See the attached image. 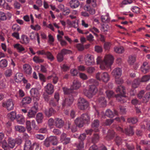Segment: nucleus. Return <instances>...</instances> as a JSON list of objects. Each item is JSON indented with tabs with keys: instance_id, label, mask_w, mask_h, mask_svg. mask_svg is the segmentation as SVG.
Masks as SVG:
<instances>
[{
	"instance_id": "nucleus-1",
	"label": "nucleus",
	"mask_w": 150,
	"mask_h": 150,
	"mask_svg": "<svg viewBox=\"0 0 150 150\" xmlns=\"http://www.w3.org/2000/svg\"><path fill=\"white\" fill-rule=\"evenodd\" d=\"M114 59L112 55L106 54L103 59L100 56H98L96 59V62L97 64L100 65V68L101 70H108L111 67Z\"/></svg>"
},
{
	"instance_id": "nucleus-2",
	"label": "nucleus",
	"mask_w": 150,
	"mask_h": 150,
	"mask_svg": "<svg viewBox=\"0 0 150 150\" xmlns=\"http://www.w3.org/2000/svg\"><path fill=\"white\" fill-rule=\"evenodd\" d=\"M90 117L88 114L82 115L81 117L76 118L75 120V123L79 127H83L84 124L88 123L90 122Z\"/></svg>"
},
{
	"instance_id": "nucleus-3",
	"label": "nucleus",
	"mask_w": 150,
	"mask_h": 150,
	"mask_svg": "<svg viewBox=\"0 0 150 150\" xmlns=\"http://www.w3.org/2000/svg\"><path fill=\"white\" fill-rule=\"evenodd\" d=\"M97 91L96 87L94 85H91L89 86L88 90L86 89H83V93L88 98H91L97 93Z\"/></svg>"
},
{
	"instance_id": "nucleus-4",
	"label": "nucleus",
	"mask_w": 150,
	"mask_h": 150,
	"mask_svg": "<svg viewBox=\"0 0 150 150\" xmlns=\"http://www.w3.org/2000/svg\"><path fill=\"white\" fill-rule=\"evenodd\" d=\"M16 140L12 138H9L8 140V145L6 140H4L2 142V147L4 150H9L10 148H13L16 144Z\"/></svg>"
},
{
	"instance_id": "nucleus-5",
	"label": "nucleus",
	"mask_w": 150,
	"mask_h": 150,
	"mask_svg": "<svg viewBox=\"0 0 150 150\" xmlns=\"http://www.w3.org/2000/svg\"><path fill=\"white\" fill-rule=\"evenodd\" d=\"M116 91L117 93H119L115 96L117 100L118 101L122 102H125V101L123 100V98L125 97V88L124 87L122 86H118L116 89Z\"/></svg>"
},
{
	"instance_id": "nucleus-6",
	"label": "nucleus",
	"mask_w": 150,
	"mask_h": 150,
	"mask_svg": "<svg viewBox=\"0 0 150 150\" xmlns=\"http://www.w3.org/2000/svg\"><path fill=\"white\" fill-rule=\"evenodd\" d=\"M96 79L105 83L107 82L110 79V76L107 72H98L96 74Z\"/></svg>"
},
{
	"instance_id": "nucleus-7",
	"label": "nucleus",
	"mask_w": 150,
	"mask_h": 150,
	"mask_svg": "<svg viewBox=\"0 0 150 150\" xmlns=\"http://www.w3.org/2000/svg\"><path fill=\"white\" fill-rule=\"evenodd\" d=\"M150 80V75H145L142 77L141 80L139 79H135L132 84V86L134 88H137L141 82H144Z\"/></svg>"
},
{
	"instance_id": "nucleus-8",
	"label": "nucleus",
	"mask_w": 150,
	"mask_h": 150,
	"mask_svg": "<svg viewBox=\"0 0 150 150\" xmlns=\"http://www.w3.org/2000/svg\"><path fill=\"white\" fill-rule=\"evenodd\" d=\"M77 106L78 108L81 110L87 109L88 106V102L82 97L79 98L78 100Z\"/></svg>"
},
{
	"instance_id": "nucleus-9",
	"label": "nucleus",
	"mask_w": 150,
	"mask_h": 150,
	"mask_svg": "<svg viewBox=\"0 0 150 150\" xmlns=\"http://www.w3.org/2000/svg\"><path fill=\"white\" fill-rule=\"evenodd\" d=\"M30 92L31 96L33 98L34 100L36 101L39 100L40 95L38 89L36 88H32L30 90Z\"/></svg>"
},
{
	"instance_id": "nucleus-10",
	"label": "nucleus",
	"mask_w": 150,
	"mask_h": 150,
	"mask_svg": "<svg viewBox=\"0 0 150 150\" xmlns=\"http://www.w3.org/2000/svg\"><path fill=\"white\" fill-rule=\"evenodd\" d=\"M14 105L13 100L11 99L3 102L2 104V106L6 108L8 110H13L14 108Z\"/></svg>"
},
{
	"instance_id": "nucleus-11",
	"label": "nucleus",
	"mask_w": 150,
	"mask_h": 150,
	"mask_svg": "<svg viewBox=\"0 0 150 150\" xmlns=\"http://www.w3.org/2000/svg\"><path fill=\"white\" fill-rule=\"evenodd\" d=\"M84 60L86 64L88 65H93L95 62L93 56L89 54L85 56Z\"/></svg>"
},
{
	"instance_id": "nucleus-12",
	"label": "nucleus",
	"mask_w": 150,
	"mask_h": 150,
	"mask_svg": "<svg viewBox=\"0 0 150 150\" xmlns=\"http://www.w3.org/2000/svg\"><path fill=\"white\" fill-rule=\"evenodd\" d=\"M26 127L28 131H30L32 128L31 126H32L33 128L37 129V126L35 124V120H33L31 122L30 121L27 120L26 122Z\"/></svg>"
},
{
	"instance_id": "nucleus-13",
	"label": "nucleus",
	"mask_w": 150,
	"mask_h": 150,
	"mask_svg": "<svg viewBox=\"0 0 150 150\" xmlns=\"http://www.w3.org/2000/svg\"><path fill=\"white\" fill-rule=\"evenodd\" d=\"M54 86L51 83H48L44 87L46 92L49 95L52 94L54 92Z\"/></svg>"
},
{
	"instance_id": "nucleus-14",
	"label": "nucleus",
	"mask_w": 150,
	"mask_h": 150,
	"mask_svg": "<svg viewBox=\"0 0 150 150\" xmlns=\"http://www.w3.org/2000/svg\"><path fill=\"white\" fill-rule=\"evenodd\" d=\"M122 74V71L121 69L116 68L112 72V75L115 78L120 77Z\"/></svg>"
},
{
	"instance_id": "nucleus-15",
	"label": "nucleus",
	"mask_w": 150,
	"mask_h": 150,
	"mask_svg": "<svg viewBox=\"0 0 150 150\" xmlns=\"http://www.w3.org/2000/svg\"><path fill=\"white\" fill-rule=\"evenodd\" d=\"M74 99L72 97L66 98L62 103L63 106H68L71 105L73 103Z\"/></svg>"
},
{
	"instance_id": "nucleus-16",
	"label": "nucleus",
	"mask_w": 150,
	"mask_h": 150,
	"mask_svg": "<svg viewBox=\"0 0 150 150\" xmlns=\"http://www.w3.org/2000/svg\"><path fill=\"white\" fill-rule=\"evenodd\" d=\"M81 86L80 82L78 80H74L71 86V88L73 89H77L79 88Z\"/></svg>"
},
{
	"instance_id": "nucleus-17",
	"label": "nucleus",
	"mask_w": 150,
	"mask_h": 150,
	"mask_svg": "<svg viewBox=\"0 0 150 150\" xmlns=\"http://www.w3.org/2000/svg\"><path fill=\"white\" fill-rule=\"evenodd\" d=\"M31 142L30 140H26L24 146V150H33Z\"/></svg>"
},
{
	"instance_id": "nucleus-18",
	"label": "nucleus",
	"mask_w": 150,
	"mask_h": 150,
	"mask_svg": "<svg viewBox=\"0 0 150 150\" xmlns=\"http://www.w3.org/2000/svg\"><path fill=\"white\" fill-rule=\"evenodd\" d=\"M66 135L64 133H63L61 136L60 140L64 144H67L69 143L70 141L69 138L66 137Z\"/></svg>"
},
{
	"instance_id": "nucleus-19",
	"label": "nucleus",
	"mask_w": 150,
	"mask_h": 150,
	"mask_svg": "<svg viewBox=\"0 0 150 150\" xmlns=\"http://www.w3.org/2000/svg\"><path fill=\"white\" fill-rule=\"evenodd\" d=\"M64 122L62 119L57 118L54 120V123L56 127L60 128L62 127L64 124Z\"/></svg>"
},
{
	"instance_id": "nucleus-20",
	"label": "nucleus",
	"mask_w": 150,
	"mask_h": 150,
	"mask_svg": "<svg viewBox=\"0 0 150 150\" xmlns=\"http://www.w3.org/2000/svg\"><path fill=\"white\" fill-rule=\"evenodd\" d=\"M69 4L70 6L72 8H76L79 5V3L78 0H71Z\"/></svg>"
},
{
	"instance_id": "nucleus-21",
	"label": "nucleus",
	"mask_w": 150,
	"mask_h": 150,
	"mask_svg": "<svg viewBox=\"0 0 150 150\" xmlns=\"http://www.w3.org/2000/svg\"><path fill=\"white\" fill-rule=\"evenodd\" d=\"M149 69V67L148 63L144 62L141 67V70L144 73H146L148 72Z\"/></svg>"
},
{
	"instance_id": "nucleus-22",
	"label": "nucleus",
	"mask_w": 150,
	"mask_h": 150,
	"mask_svg": "<svg viewBox=\"0 0 150 150\" xmlns=\"http://www.w3.org/2000/svg\"><path fill=\"white\" fill-rule=\"evenodd\" d=\"M13 47L19 52H22L25 50V49L23 46L18 43L14 45Z\"/></svg>"
},
{
	"instance_id": "nucleus-23",
	"label": "nucleus",
	"mask_w": 150,
	"mask_h": 150,
	"mask_svg": "<svg viewBox=\"0 0 150 150\" xmlns=\"http://www.w3.org/2000/svg\"><path fill=\"white\" fill-rule=\"evenodd\" d=\"M23 69L24 72L27 74H30L32 72V69L30 65L25 64L23 65Z\"/></svg>"
},
{
	"instance_id": "nucleus-24",
	"label": "nucleus",
	"mask_w": 150,
	"mask_h": 150,
	"mask_svg": "<svg viewBox=\"0 0 150 150\" xmlns=\"http://www.w3.org/2000/svg\"><path fill=\"white\" fill-rule=\"evenodd\" d=\"M16 120L17 122L20 124H23L25 122V118L21 115L18 114L17 116Z\"/></svg>"
},
{
	"instance_id": "nucleus-25",
	"label": "nucleus",
	"mask_w": 150,
	"mask_h": 150,
	"mask_svg": "<svg viewBox=\"0 0 150 150\" xmlns=\"http://www.w3.org/2000/svg\"><path fill=\"white\" fill-rule=\"evenodd\" d=\"M56 112L52 108H51L49 109H45V113L46 116L50 117L54 115Z\"/></svg>"
},
{
	"instance_id": "nucleus-26",
	"label": "nucleus",
	"mask_w": 150,
	"mask_h": 150,
	"mask_svg": "<svg viewBox=\"0 0 150 150\" xmlns=\"http://www.w3.org/2000/svg\"><path fill=\"white\" fill-rule=\"evenodd\" d=\"M31 101V99L28 97H26L23 98L22 100V104L24 106L27 104L30 103Z\"/></svg>"
},
{
	"instance_id": "nucleus-27",
	"label": "nucleus",
	"mask_w": 150,
	"mask_h": 150,
	"mask_svg": "<svg viewBox=\"0 0 150 150\" xmlns=\"http://www.w3.org/2000/svg\"><path fill=\"white\" fill-rule=\"evenodd\" d=\"M7 117L9 119L13 120L16 118V113L15 111H12L7 114Z\"/></svg>"
},
{
	"instance_id": "nucleus-28",
	"label": "nucleus",
	"mask_w": 150,
	"mask_h": 150,
	"mask_svg": "<svg viewBox=\"0 0 150 150\" xmlns=\"http://www.w3.org/2000/svg\"><path fill=\"white\" fill-rule=\"evenodd\" d=\"M117 112L114 111V112H112L110 109H107L105 112V115L109 117L112 118L115 115L117 114Z\"/></svg>"
},
{
	"instance_id": "nucleus-29",
	"label": "nucleus",
	"mask_w": 150,
	"mask_h": 150,
	"mask_svg": "<svg viewBox=\"0 0 150 150\" xmlns=\"http://www.w3.org/2000/svg\"><path fill=\"white\" fill-rule=\"evenodd\" d=\"M136 58L134 55H131L129 57L127 62L130 65H132L136 61Z\"/></svg>"
},
{
	"instance_id": "nucleus-30",
	"label": "nucleus",
	"mask_w": 150,
	"mask_h": 150,
	"mask_svg": "<svg viewBox=\"0 0 150 150\" xmlns=\"http://www.w3.org/2000/svg\"><path fill=\"white\" fill-rule=\"evenodd\" d=\"M30 37L31 39L33 40L36 38L38 42V43L39 44L40 43V38L39 34L38 33H35L33 32H31L30 34Z\"/></svg>"
},
{
	"instance_id": "nucleus-31",
	"label": "nucleus",
	"mask_w": 150,
	"mask_h": 150,
	"mask_svg": "<svg viewBox=\"0 0 150 150\" xmlns=\"http://www.w3.org/2000/svg\"><path fill=\"white\" fill-rule=\"evenodd\" d=\"M47 79H52V82L54 84H56L58 81V79L56 75L54 74H53L52 75L48 76Z\"/></svg>"
},
{
	"instance_id": "nucleus-32",
	"label": "nucleus",
	"mask_w": 150,
	"mask_h": 150,
	"mask_svg": "<svg viewBox=\"0 0 150 150\" xmlns=\"http://www.w3.org/2000/svg\"><path fill=\"white\" fill-rule=\"evenodd\" d=\"M99 125V121L98 120H95L92 124V127L95 129V132L98 131L97 128Z\"/></svg>"
},
{
	"instance_id": "nucleus-33",
	"label": "nucleus",
	"mask_w": 150,
	"mask_h": 150,
	"mask_svg": "<svg viewBox=\"0 0 150 150\" xmlns=\"http://www.w3.org/2000/svg\"><path fill=\"white\" fill-rule=\"evenodd\" d=\"M21 41L22 44H27L29 42V39L26 35H23L21 36Z\"/></svg>"
},
{
	"instance_id": "nucleus-34",
	"label": "nucleus",
	"mask_w": 150,
	"mask_h": 150,
	"mask_svg": "<svg viewBox=\"0 0 150 150\" xmlns=\"http://www.w3.org/2000/svg\"><path fill=\"white\" fill-rule=\"evenodd\" d=\"M98 104L101 105V106L104 107L105 106L106 104V101L105 100L104 97H101L98 100Z\"/></svg>"
},
{
	"instance_id": "nucleus-35",
	"label": "nucleus",
	"mask_w": 150,
	"mask_h": 150,
	"mask_svg": "<svg viewBox=\"0 0 150 150\" xmlns=\"http://www.w3.org/2000/svg\"><path fill=\"white\" fill-rule=\"evenodd\" d=\"M49 138V140L50 142L52 143L53 145H56L58 143L57 139L56 136H51Z\"/></svg>"
},
{
	"instance_id": "nucleus-36",
	"label": "nucleus",
	"mask_w": 150,
	"mask_h": 150,
	"mask_svg": "<svg viewBox=\"0 0 150 150\" xmlns=\"http://www.w3.org/2000/svg\"><path fill=\"white\" fill-rule=\"evenodd\" d=\"M114 51L117 53H122L124 52V49L122 47H115L114 48Z\"/></svg>"
},
{
	"instance_id": "nucleus-37",
	"label": "nucleus",
	"mask_w": 150,
	"mask_h": 150,
	"mask_svg": "<svg viewBox=\"0 0 150 150\" xmlns=\"http://www.w3.org/2000/svg\"><path fill=\"white\" fill-rule=\"evenodd\" d=\"M84 10L88 11L91 14L93 15L95 13V11L94 9L91 8L90 6H85L84 7Z\"/></svg>"
},
{
	"instance_id": "nucleus-38",
	"label": "nucleus",
	"mask_w": 150,
	"mask_h": 150,
	"mask_svg": "<svg viewBox=\"0 0 150 150\" xmlns=\"http://www.w3.org/2000/svg\"><path fill=\"white\" fill-rule=\"evenodd\" d=\"M23 78V74L21 73H17L15 78L16 81L17 82H21Z\"/></svg>"
},
{
	"instance_id": "nucleus-39",
	"label": "nucleus",
	"mask_w": 150,
	"mask_h": 150,
	"mask_svg": "<svg viewBox=\"0 0 150 150\" xmlns=\"http://www.w3.org/2000/svg\"><path fill=\"white\" fill-rule=\"evenodd\" d=\"M43 116L41 113H38L36 116V120L38 123H40L42 122Z\"/></svg>"
},
{
	"instance_id": "nucleus-40",
	"label": "nucleus",
	"mask_w": 150,
	"mask_h": 150,
	"mask_svg": "<svg viewBox=\"0 0 150 150\" xmlns=\"http://www.w3.org/2000/svg\"><path fill=\"white\" fill-rule=\"evenodd\" d=\"M15 129L16 131H18L20 132H24L25 130V128L21 125H17L15 126Z\"/></svg>"
},
{
	"instance_id": "nucleus-41",
	"label": "nucleus",
	"mask_w": 150,
	"mask_h": 150,
	"mask_svg": "<svg viewBox=\"0 0 150 150\" xmlns=\"http://www.w3.org/2000/svg\"><path fill=\"white\" fill-rule=\"evenodd\" d=\"M125 133L128 135L131 136L133 135L134 134L132 127H130L129 129H125Z\"/></svg>"
},
{
	"instance_id": "nucleus-42",
	"label": "nucleus",
	"mask_w": 150,
	"mask_h": 150,
	"mask_svg": "<svg viewBox=\"0 0 150 150\" xmlns=\"http://www.w3.org/2000/svg\"><path fill=\"white\" fill-rule=\"evenodd\" d=\"M150 98V93H146L143 98V102L146 103L147 102Z\"/></svg>"
},
{
	"instance_id": "nucleus-43",
	"label": "nucleus",
	"mask_w": 150,
	"mask_h": 150,
	"mask_svg": "<svg viewBox=\"0 0 150 150\" xmlns=\"http://www.w3.org/2000/svg\"><path fill=\"white\" fill-rule=\"evenodd\" d=\"M109 28V26L107 24L103 25L100 30L102 32H103L105 34H106L107 32L108 31Z\"/></svg>"
},
{
	"instance_id": "nucleus-44",
	"label": "nucleus",
	"mask_w": 150,
	"mask_h": 150,
	"mask_svg": "<svg viewBox=\"0 0 150 150\" xmlns=\"http://www.w3.org/2000/svg\"><path fill=\"white\" fill-rule=\"evenodd\" d=\"M36 112V111L31 109L28 112L27 114L29 118H33L35 117Z\"/></svg>"
},
{
	"instance_id": "nucleus-45",
	"label": "nucleus",
	"mask_w": 150,
	"mask_h": 150,
	"mask_svg": "<svg viewBox=\"0 0 150 150\" xmlns=\"http://www.w3.org/2000/svg\"><path fill=\"white\" fill-rule=\"evenodd\" d=\"M86 82L87 84L88 85L91 84H93V85H98V83L94 79H89L86 81Z\"/></svg>"
},
{
	"instance_id": "nucleus-46",
	"label": "nucleus",
	"mask_w": 150,
	"mask_h": 150,
	"mask_svg": "<svg viewBox=\"0 0 150 150\" xmlns=\"http://www.w3.org/2000/svg\"><path fill=\"white\" fill-rule=\"evenodd\" d=\"M105 93L107 97L109 99L112 97L114 95V93L112 91L107 90Z\"/></svg>"
},
{
	"instance_id": "nucleus-47",
	"label": "nucleus",
	"mask_w": 150,
	"mask_h": 150,
	"mask_svg": "<svg viewBox=\"0 0 150 150\" xmlns=\"http://www.w3.org/2000/svg\"><path fill=\"white\" fill-rule=\"evenodd\" d=\"M8 64L7 61L5 59H3L0 61V67L3 68L6 67Z\"/></svg>"
},
{
	"instance_id": "nucleus-48",
	"label": "nucleus",
	"mask_w": 150,
	"mask_h": 150,
	"mask_svg": "<svg viewBox=\"0 0 150 150\" xmlns=\"http://www.w3.org/2000/svg\"><path fill=\"white\" fill-rule=\"evenodd\" d=\"M33 61L36 63H42L43 62L44 60L39 57L37 56H35L33 58Z\"/></svg>"
},
{
	"instance_id": "nucleus-49",
	"label": "nucleus",
	"mask_w": 150,
	"mask_h": 150,
	"mask_svg": "<svg viewBox=\"0 0 150 150\" xmlns=\"http://www.w3.org/2000/svg\"><path fill=\"white\" fill-rule=\"evenodd\" d=\"M7 19L6 13L2 11H0V21H4Z\"/></svg>"
},
{
	"instance_id": "nucleus-50",
	"label": "nucleus",
	"mask_w": 150,
	"mask_h": 150,
	"mask_svg": "<svg viewBox=\"0 0 150 150\" xmlns=\"http://www.w3.org/2000/svg\"><path fill=\"white\" fill-rule=\"evenodd\" d=\"M12 73V71L10 69H6L4 72V74L6 77H9L11 76Z\"/></svg>"
},
{
	"instance_id": "nucleus-51",
	"label": "nucleus",
	"mask_w": 150,
	"mask_h": 150,
	"mask_svg": "<svg viewBox=\"0 0 150 150\" xmlns=\"http://www.w3.org/2000/svg\"><path fill=\"white\" fill-rule=\"evenodd\" d=\"M86 2L87 4H91L93 7L97 6L96 0H87Z\"/></svg>"
},
{
	"instance_id": "nucleus-52",
	"label": "nucleus",
	"mask_w": 150,
	"mask_h": 150,
	"mask_svg": "<svg viewBox=\"0 0 150 150\" xmlns=\"http://www.w3.org/2000/svg\"><path fill=\"white\" fill-rule=\"evenodd\" d=\"M102 21L103 22H105L109 21V17L108 14H107L105 16H101Z\"/></svg>"
},
{
	"instance_id": "nucleus-53",
	"label": "nucleus",
	"mask_w": 150,
	"mask_h": 150,
	"mask_svg": "<svg viewBox=\"0 0 150 150\" xmlns=\"http://www.w3.org/2000/svg\"><path fill=\"white\" fill-rule=\"evenodd\" d=\"M127 121L129 123L134 124L137 123L138 120L136 118H130L127 119Z\"/></svg>"
},
{
	"instance_id": "nucleus-54",
	"label": "nucleus",
	"mask_w": 150,
	"mask_h": 150,
	"mask_svg": "<svg viewBox=\"0 0 150 150\" xmlns=\"http://www.w3.org/2000/svg\"><path fill=\"white\" fill-rule=\"evenodd\" d=\"M63 89L65 94H68L72 92V89L71 88H68L66 87H64L63 88Z\"/></svg>"
},
{
	"instance_id": "nucleus-55",
	"label": "nucleus",
	"mask_w": 150,
	"mask_h": 150,
	"mask_svg": "<svg viewBox=\"0 0 150 150\" xmlns=\"http://www.w3.org/2000/svg\"><path fill=\"white\" fill-rule=\"evenodd\" d=\"M77 150H83L84 148V143L83 141L80 142L77 146Z\"/></svg>"
},
{
	"instance_id": "nucleus-56",
	"label": "nucleus",
	"mask_w": 150,
	"mask_h": 150,
	"mask_svg": "<svg viewBox=\"0 0 150 150\" xmlns=\"http://www.w3.org/2000/svg\"><path fill=\"white\" fill-rule=\"evenodd\" d=\"M63 55L61 52L58 54L57 56V60L59 62H62L63 59Z\"/></svg>"
},
{
	"instance_id": "nucleus-57",
	"label": "nucleus",
	"mask_w": 150,
	"mask_h": 150,
	"mask_svg": "<svg viewBox=\"0 0 150 150\" xmlns=\"http://www.w3.org/2000/svg\"><path fill=\"white\" fill-rule=\"evenodd\" d=\"M30 27L32 29L36 31L40 30L41 28L40 26L38 24H36L35 25H30Z\"/></svg>"
},
{
	"instance_id": "nucleus-58",
	"label": "nucleus",
	"mask_w": 150,
	"mask_h": 150,
	"mask_svg": "<svg viewBox=\"0 0 150 150\" xmlns=\"http://www.w3.org/2000/svg\"><path fill=\"white\" fill-rule=\"evenodd\" d=\"M2 6H3L4 9L7 10H10L12 8L9 6L8 4L6 3L5 1V3H4Z\"/></svg>"
},
{
	"instance_id": "nucleus-59",
	"label": "nucleus",
	"mask_w": 150,
	"mask_h": 150,
	"mask_svg": "<svg viewBox=\"0 0 150 150\" xmlns=\"http://www.w3.org/2000/svg\"><path fill=\"white\" fill-rule=\"evenodd\" d=\"M91 31L93 33V34L97 37H98V35L96 34V33H99V30L96 28L93 27L91 29Z\"/></svg>"
},
{
	"instance_id": "nucleus-60",
	"label": "nucleus",
	"mask_w": 150,
	"mask_h": 150,
	"mask_svg": "<svg viewBox=\"0 0 150 150\" xmlns=\"http://www.w3.org/2000/svg\"><path fill=\"white\" fill-rule=\"evenodd\" d=\"M50 143L49 140V138H47L44 141V144L45 146L48 147L49 146Z\"/></svg>"
},
{
	"instance_id": "nucleus-61",
	"label": "nucleus",
	"mask_w": 150,
	"mask_h": 150,
	"mask_svg": "<svg viewBox=\"0 0 150 150\" xmlns=\"http://www.w3.org/2000/svg\"><path fill=\"white\" fill-rule=\"evenodd\" d=\"M71 52V51L65 49L62 50L61 52V53L64 55L67 54H70Z\"/></svg>"
},
{
	"instance_id": "nucleus-62",
	"label": "nucleus",
	"mask_w": 150,
	"mask_h": 150,
	"mask_svg": "<svg viewBox=\"0 0 150 150\" xmlns=\"http://www.w3.org/2000/svg\"><path fill=\"white\" fill-rule=\"evenodd\" d=\"M79 76L81 79L83 80H86L88 78L87 76L83 73H80L79 74Z\"/></svg>"
},
{
	"instance_id": "nucleus-63",
	"label": "nucleus",
	"mask_w": 150,
	"mask_h": 150,
	"mask_svg": "<svg viewBox=\"0 0 150 150\" xmlns=\"http://www.w3.org/2000/svg\"><path fill=\"white\" fill-rule=\"evenodd\" d=\"M46 55L47 56V58L51 61L53 60L54 57L49 52H47Z\"/></svg>"
},
{
	"instance_id": "nucleus-64",
	"label": "nucleus",
	"mask_w": 150,
	"mask_h": 150,
	"mask_svg": "<svg viewBox=\"0 0 150 150\" xmlns=\"http://www.w3.org/2000/svg\"><path fill=\"white\" fill-rule=\"evenodd\" d=\"M13 6L15 8L18 9H20L21 5L19 2L16 1L14 2Z\"/></svg>"
}]
</instances>
